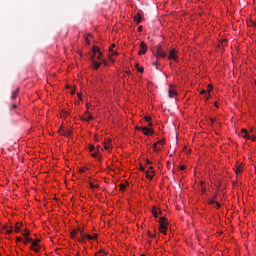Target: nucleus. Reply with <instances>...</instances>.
Here are the masks:
<instances>
[{
    "mask_svg": "<svg viewBox=\"0 0 256 256\" xmlns=\"http://www.w3.org/2000/svg\"><path fill=\"white\" fill-rule=\"evenodd\" d=\"M149 169H153V167H149Z\"/></svg>",
    "mask_w": 256,
    "mask_h": 256,
    "instance_id": "nucleus-62",
    "label": "nucleus"
},
{
    "mask_svg": "<svg viewBox=\"0 0 256 256\" xmlns=\"http://www.w3.org/2000/svg\"><path fill=\"white\" fill-rule=\"evenodd\" d=\"M110 52H112L111 55H117V52H115V51H113V50L110 51Z\"/></svg>",
    "mask_w": 256,
    "mask_h": 256,
    "instance_id": "nucleus-47",
    "label": "nucleus"
},
{
    "mask_svg": "<svg viewBox=\"0 0 256 256\" xmlns=\"http://www.w3.org/2000/svg\"><path fill=\"white\" fill-rule=\"evenodd\" d=\"M208 91H213V86L208 85Z\"/></svg>",
    "mask_w": 256,
    "mask_h": 256,
    "instance_id": "nucleus-40",
    "label": "nucleus"
},
{
    "mask_svg": "<svg viewBox=\"0 0 256 256\" xmlns=\"http://www.w3.org/2000/svg\"><path fill=\"white\" fill-rule=\"evenodd\" d=\"M201 95H205L206 93H207V91H205V90H201Z\"/></svg>",
    "mask_w": 256,
    "mask_h": 256,
    "instance_id": "nucleus-44",
    "label": "nucleus"
},
{
    "mask_svg": "<svg viewBox=\"0 0 256 256\" xmlns=\"http://www.w3.org/2000/svg\"><path fill=\"white\" fill-rule=\"evenodd\" d=\"M101 253H104V255H107V252H103V250H100L96 255H101Z\"/></svg>",
    "mask_w": 256,
    "mask_h": 256,
    "instance_id": "nucleus-34",
    "label": "nucleus"
},
{
    "mask_svg": "<svg viewBox=\"0 0 256 256\" xmlns=\"http://www.w3.org/2000/svg\"><path fill=\"white\" fill-rule=\"evenodd\" d=\"M134 21H136L137 25H139V23H141V14H137L133 17Z\"/></svg>",
    "mask_w": 256,
    "mask_h": 256,
    "instance_id": "nucleus-14",
    "label": "nucleus"
},
{
    "mask_svg": "<svg viewBox=\"0 0 256 256\" xmlns=\"http://www.w3.org/2000/svg\"><path fill=\"white\" fill-rule=\"evenodd\" d=\"M146 177L147 179H153V175H151V173H149V171H146Z\"/></svg>",
    "mask_w": 256,
    "mask_h": 256,
    "instance_id": "nucleus-24",
    "label": "nucleus"
},
{
    "mask_svg": "<svg viewBox=\"0 0 256 256\" xmlns=\"http://www.w3.org/2000/svg\"><path fill=\"white\" fill-rule=\"evenodd\" d=\"M217 198V195H214V199H216Z\"/></svg>",
    "mask_w": 256,
    "mask_h": 256,
    "instance_id": "nucleus-61",
    "label": "nucleus"
},
{
    "mask_svg": "<svg viewBox=\"0 0 256 256\" xmlns=\"http://www.w3.org/2000/svg\"><path fill=\"white\" fill-rule=\"evenodd\" d=\"M10 109H11V110L17 109V104H13Z\"/></svg>",
    "mask_w": 256,
    "mask_h": 256,
    "instance_id": "nucleus-36",
    "label": "nucleus"
},
{
    "mask_svg": "<svg viewBox=\"0 0 256 256\" xmlns=\"http://www.w3.org/2000/svg\"><path fill=\"white\" fill-rule=\"evenodd\" d=\"M26 233H22L23 237H29V230H25Z\"/></svg>",
    "mask_w": 256,
    "mask_h": 256,
    "instance_id": "nucleus-29",
    "label": "nucleus"
},
{
    "mask_svg": "<svg viewBox=\"0 0 256 256\" xmlns=\"http://www.w3.org/2000/svg\"><path fill=\"white\" fill-rule=\"evenodd\" d=\"M145 53H147V44H145V42H141L138 55H145Z\"/></svg>",
    "mask_w": 256,
    "mask_h": 256,
    "instance_id": "nucleus-4",
    "label": "nucleus"
},
{
    "mask_svg": "<svg viewBox=\"0 0 256 256\" xmlns=\"http://www.w3.org/2000/svg\"><path fill=\"white\" fill-rule=\"evenodd\" d=\"M113 47H115V44H112V46L109 48V51H113Z\"/></svg>",
    "mask_w": 256,
    "mask_h": 256,
    "instance_id": "nucleus-45",
    "label": "nucleus"
},
{
    "mask_svg": "<svg viewBox=\"0 0 256 256\" xmlns=\"http://www.w3.org/2000/svg\"><path fill=\"white\" fill-rule=\"evenodd\" d=\"M153 149L156 153H159V151H161V148L157 147V143H154Z\"/></svg>",
    "mask_w": 256,
    "mask_h": 256,
    "instance_id": "nucleus-20",
    "label": "nucleus"
},
{
    "mask_svg": "<svg viewBox=\"0 0 256 256\" xmlns=\"http://www.w3.org/2000/svg\"><path fill=\"white\" fill-rule=\"evenodd\" d=\"M135 67L139 73H143L144 71L143 67H139V64H136Z\"/></svg>",
    "mask_w": 256,
    "mask_h": 256,
    "instance_id": "nucleus-23",
    "label": "nucleus"
},
{
    "mask_svg": "<svg viewBox=\"0 0 256 256\" xmlns=\"http://www.w3.org/2000/svg\"><path fill=\"white\" fill-rule=\"evenodd\" d=\"M125 189H127V185L120 184V191H125Z\"/></svg>",
    "mask_w": 256,
    "mask_h": 256,
    "instance_id": "nucleus-25",
    "label": "nucleus"
},
{
    "mask_svg": "<svg viewBox=\"0 0 256 256\" xmlns=\"http://www.w3.org/2000/svg\"><path fill=\"white\" fill-rule=\"evenodd\" d=\"M89 185H90V189H99V185H94L93 182H90Z\"/></svg>",
    "mask_w": 256,
    "mask_h": 256,
    "instance_id": "nucleus-22",
    "label": "nucleus"
},
{
    "mask_svg": "<svg viewBox=\"0 0 256 256\" xmlns=\"http://www.w3.org/2000/svg\"><path fill=\"white\" fill-rule=\"evenodd\" d=\"M168 93H169V97H170L171 99H173V97H174L175 95H177V91H175V89H173L172 87H170Z\"/></svg>",
    "mask_w": 256,
    "mask_h": 256,
    "instance_id": "nucleus-12",
    "label": "nucleus"
},
{
    "mask_svg": "<svg viewBox=\"0 0 256 256\" xmlns=\"http://www.w3.org/2000/svg\"><path fill=\"white\" fill-rule=\"evenodd\" d=\"M149 127H153V123L149 122Z\"/></svg>",
    "mask_w": 256,
    "mask_h": 256,
    "instance_id": "nucleus-56",
    "label": "nucleus"
},
{
    "mask_svg": "<svg viewBox=\"0 0 256 256\" xmlns=\"http://www.w3.org/2000/svg\"><path fill=\"white\" fill-rule=\"evenodd\" d=\"M145 120L149 123V122H151V116H146L145 117Z\"/></svg>",
    "mask_w": 256,
    "mask_h": 256,
    "instance_id": "nucleus-32",
    "label": "nucleus"
},
{
    "mask_svg": "<svg viewBox=\"0 0 256 256\" xmlns=\"http://www.w3.org/2000/svg\"><path fill=\"white\" fill-rule=\"evenodd\" d=\"M168 59L177 61V54L175 53V49L170 50Z\"/></svg>",
    "mask_w": 256,
    "mask_h": 256,
    "instance_id": "nucleus-6",
    "label": "nucleus"
},
{
    "mask_svg": "<svg viewBox=\"0 0 256 256\" xmlns=\"http://www.w3.org/2000/svg\"><path fill=\"white\" fill-rule=\"evenodd\" d=\"M39 243H41L40 239H32V246L30 247V249L32 251H35V253H39V250L41 249V246H39Z\"/></svg>",
    "mask_w": 256,
    "mask_h": 256,
    "instance_id": "nucleus-2",
    "label": "nucleus"
},
{
    "mask_svg": "<svg viewBox=\"0 0 256 256\" xmlns=\"http://www.w3.org/2000/svg\"><path fill=\"white\" fill-rule=\"evenodd\" d=\"M101 51L99 50V47H97V46H94L93 47V53H94V55H97V53H100Z\"/></svg>",
    "mask_w": 256,
    "mask_h": 256,
    "instance_id": "nucleus-21",
    "label": "nucleus"
},
{
    "mask_svg": "<svg viewBox=\"0 0 256 256\" xmlns=\"http://www.w3.org/2000/svg\"><path fill=\"white\" fill-rule=\"evenodd\" d=\"M215 105H216V107H218V106H217V103H216Z\"/></svg>",
    "mask_w": 256,
    "mask_h": 256,
    "instance_id": "nucleus-64",
    "label": "nucleus"
},
{
    "mask_svg": "<svg viewBox=\"0 0 256 256\" xmlns=\"http://www.w3.org/2000/svg\"><path fill=\"white\" fill-rule=\"evenodd\" d=\"M153 65H159V62L156 61V62L153 63Z\"/></svg>",
    "mask_w": 256,
    "mask_h": 256,
    "instance_id": "nucleus-55",
    "label": "nucleus"
},
{
    "mask_svg": "<svg viewBox=\"0 0 256 256\" xmlns=\"http://www.w3.org/2000/svg\"><path fill=\"white\" fill-rule=\"evenodd\" d=\"M205 101H209V97H206V98H205Z\"/></svg>",
    "mask_w": 256,
    "mask_h": 256,
    "instance_id": "nucleus-58",
    "label": "nucleus"
},
{
    "mask_svg": "<svg viewBox=\"0 0 256 256\" xmlns=\"http://www.w3.org/2000/svg\"><path fill=\"white\" fill-rule=\"evenodd\" d=\"M19 91H20V88H16L15 91L12 92V95H11V100L12 101H15V99H17V95H19Z\"/></svg>",
    "mask_w": 256,
    "mask_h": 256,
    "instance_id": "nucleus-7",
    "label": "nucleus"
},
{
    "mask_svg": "<svg viewBox=\"0 0 256 256\" xmlns=\"http://www.w3.org/2000/svg\"><path fill=\"white\" fill-rule=\"evenodd\" d=\"M95 141H99V137L97 135L94 136Z\"/></svg>",
    "mask_w": 256,
    "mask_h": 256,
    "instance_id": "nucleus-50",
    "label": "nucleus"
},
{
    "mask_svg": "<svg viewBox=\"0 0 256 256\" xmlns=\"http://www.w3.org/2000/svg\"><path fill=\"white\" fill-rule=\"evenodd\" d=\"M93 116H89L88 118H85V121H92Z\"/></svg>",
    "mask_w": 256,
    "mask_h": 256,
    "instance_id": "nucleus-35",
    "label": "nucleus"
},
{
    "mask_svg": "<svg viewBox=\"0 0 256 256\" xmlns=\"http://www.w3.org/2000/svg\"><path fill=\"white\" fill-rule=\"evenodd\" d=\"M241 133H243L244 135L242 137H244V139H249V131H247V129L243 128L241 130Z\"/></svg>",
    "mask_w": 256,
    "mask_h": 256,
    "instance_id": "nucleus-13",
    "label": "nucleus"
},
{
    "mask_svg": "<svg viewBox=\"0 0 256 256\" xmlns=\"http://www.w3.org/2000/svg\"><path fill=\"white\" fill-rule=\"evenodd\" d=\"M156 143H157V145H163V143H165V140H160V141H158Z\"/></svg>",
    "mask_w": 256,
    "mask_h": 256,
    "instance_id": "nucleus-33",
    "label": "nucleus"
},
{
    "mask_svg": "<svg viewBox=\"0 0 256 256\" xmlns=\"http://www.w3.org/2000/svg\"><path fill=\"white\" fill-rule=\"evenodd\" d=\"M243 170L241 169V166L237 167L236 169V175H239Z\"/></svg>",
    "mask_w": 256,
    "mask_h": 256,
    "instance_id": "nucleus-26",
    "label": "nucleus"
},
{
    "mask_svg": "<svg viewBox=\"0 0 256 256\" xmlns=\"http://www.w3.org/2000/svg\"><path fill=\"white\" fill-rule=\"evenodd\" d=\"M217 209H221V204L219 202H216Z\"/></svg>",
    "mask_w": 256,
    "mask_h": 256,
    "instance_id": "nucleus-38",
    "label": "nucleus"
},
{
    "mask_svg": "<svg viewBox=\"0 0 256 256\" xmlns=\"http://www.w3.org/2000/svg\"><path fill=\"white\" fill-rule=\"evenodd\" d=\"M222 45H223V46L227 45V40H223V41H222Z\"/></svg>",
    "mask_w": 256,
    "mask_h": 256,
    "instance_id": "nucleus-43",
    "label": "nucleus"
},
{
    "mask_svg": "<svg viewBox=\"0 0 256 256\" xmlns=\"http://www.w3.org/2000/svg\"><path fill=\"white\" fill-rule=\"evenodd\" d=\"M180 170H181V171H185V166H181V167H180Z\"/></svg>",
    "mask_w": 256,
    "mask_h": 256,
    "instance_id": "nucleus-49",
    "label": "nucleus"
},
{
    "mask_svg": "<svg viewBox=\"0 0 256 256\" xmlns=\"http://www.w3.org/2000/svg\"><path fill=\"white\" fill-rule=\"evenodd\" d=\"M60 133L64 135V137H71V130H66V132L60 130Z\"/></svg>",
    "mask_w": 256,
    "mask_h": 256,
    "instance_id": "nucleus-16",
    "label": "nucleus"
},
{
    "mask_svg": "<svg viewBox=\"0 0 256 256\" xmlns=\"http://www.w3.org/2000/svg\"><path fill=\"white\" fill-rule=\"evenodd\" d=\"M71 93H72V95H74V94H75V90H72V92H71Z\"/></svg>",
    "mask_w": 256,
    "mask_h": 256,
    "instance_id": "nucleus-57",
    "label": "nucleus"
},
{
    "mask_svg": "<svg viewBox=\"0 0 256 256\" xmlns=\"http://www.w3.org/2000/svg\"><path fill=\"white\" fill-rule=\"evenodd\" d=\"M209 203H210V205H216V201H215V199H211L210 201H209Z\"/></svg>",
    "mask_w": 256,
    "mask_h": 256,
    "instance_id": "nucleus-30",
    "label": "nucleus"
},
{
    "mask_svg": "<svg viewBox=\"0 0 256 256\" xmlns=\"http://www.w3.org/2000/svg\"><path fill=\"white\" fill-rule=\"evenodd\" d=\"M250 138H246V139H251L252 141H255V137H251L249 136Z\"/></svg>",
    "mask_w": 256,
    "mask_h": 256,
    "instance_id": "nucleus-51",
    "label": "nucleus"
},
{
    "mask_svg": "<svg viewBox=\"0 0 256 256\" xmlns=\"http://www.w3.org/2000/svg\"><path fill=\"white\" fill-rule=\"evenodd\" d=\"M78 232L80 233V237H81V238H78V243H85L87 234H85V232H83V230H78Z\"/></svg>",
    "mask_w": 256,
    "mask_h": 256,
    "instance_id": "nucleus-5",
    "label": "nucleus"
},
{
    "mask_svg": "<svg viewBox=\"0 0 256 256\" xmlns=\"http://www.w3.org/2000/svg\"><path fill=\"white\" fill-rule=\"evenodd\" d=\"M101 57H102L101 52H98V59H101Z\"/></svg>",
    "mask_w": 256,
    "mask_h": 256,
    "instance_id": "nucleus-46",
    "label": "nucleus"
},
{
    "mask_svg": "<svg viewBox=\"0 0 256 256\" xmlns=\"http://www.w3.org/2000/svg\"><path fill=\"white\" fill-rule=\"evenodd\" d=\"M16 241H17V243H21L23 241V239L21 237H16Z\"/></svg>",
    "mask_w": 256,
    "mask_h": 256,
    "instance_id": "nucleus-31",
    "label": "nucleus"
},
{
    "mask_svg": "<svg viewBox=\"0 0 256 256\" xmlns=\"http://www.w3.org/2000/svg\"><path fill=\"white\" fill-rule=\"evenodd\" d=\"M141 256H145L144 254H142Z\"/></svg>",
    "mask_w": 256,
    "mask_h": 256,
    "instance_id": "nucleus-63",
    "label": "nucleus"
},
{
    "mask_svg": "<svg viewBox=\"0 0 256 256\" xmlns=\"http://www.w3.org/2000/svg\"><path fill=\"white\" fill-rule=\"evenodd\" d=\"M136 129H138V131H142V133L144 135H153V129L149 128V127H136Z\"/></svg>",
    "mask_w": 256,
    "mask_h": 256,
    "instance_id": "nucleus-3",
    "label": "nucleus"
},
{
    "mask_svg": "<svg viewBox=\"0 0 256 256\" xmlns=\"http://www.w3.org/2000/svg\"><path fill=\"white\" fill-rule=\"evenodd\" d=\"M140 171H145V167L141 166Z\"/></svg>",
    "mask_w": 256,
    "mask_h": 256,
    "instance_id": "nucleus-52",
    "label": "nucleus"
},
{
    "mask_svg": "<svg viewBox=\"0 0 256 256\" xmlns=\"http://www.w3.org/2000/svg\"><path fill=\"white\" fill-rule=\"evenodd\" d=\"M211 123H215L217 121V118H210Z\"/></svg>",
    "mask_w": 256,
    "mask_h": 256,
    "instance_id": "nucleus-39",
    "label": "nucleus"
},
{
    "mask_svg": "<svg viewBox=\"0 0 256 256\" xmlns=\"http://www.w3.org/2000/svg\"><path fill=\"white\" fill-rule=\"evenodd\" d=\"M2 231H4L7 235H11V233H13V228H11L9 226H4L2 228Z\"/></svg>",
    "mask_w": 256,
    "mask_h": 256,
    "instance_id": "nucleus-9",
    "label": "nucleus"
},
{
    "mask_svg": "<svg viewBox=\"0 0 256 256\" xmlns=\"http://www.w3.org/2000/svg\"><path fill=\"white\" fill-rule=\"evenodd\" d=\"M86 239H88V241H92L93 236H91V235H89V234H86Z\"/></svg>",
    "mask_w": 256,
    "mask_h": 256,
    "instance_id": "nucleus-28",
    "label": "nucleus"
},
{
    "mask_svg": "<svg viewBox=\"0 0 256 256\" xmlns=\"http://www.w3.org/2000/svg\"><path fill=\"white\" fill-rule=\"evenodd\" d=\"M21 227H23V223L17 222L14 228L15 233H20L21 232Z\"/></svg>",
    "mask_w": 256,
    "mask_h": 256,
    "instance_id": "nucleus-8",
    "label": "nucleus"
},
{
    "mask_svg": "<svg viewBox=\"0 0 256 256\" xmlns=\"http://www.w3.org/2000/svg\"><path fill=\"white\" fill-rule=\"evenodd\" d=\"M81 173H85V170H81Z\"/></svg>",
    "mask_w": 256,
    "mask_h": 256,
    "instance_id": "nucleus-60",
    "label": "nucleus"
},
{
    "mask_svg": "<svg viewBox=\"0 0 256 256\" xmlns=\"http://www.w3.org/2000/svg\"><path fill=\"white\" fill-rule=\"evenodd\" d=\"M147 165H151V161L146 160Z\"/></svg>",
    "mask_w": 256,
    "mask_h": 256,
    "instance_id": "nucleus-53",
    "label": "nucleus"
},
{
    "mask_svg": "<svg viewBox=\"0 0 256 256\" xmlns=\"http://www.w3.org/2000/svg\"><path fill=\"white\" fill-rule=\"evenodd\" d=\"M152 213H153L154 217L157 218V215H158L157 209L153 208Z\"/></svg>",
    "mask_w": 256,
    "mask_h": 256,
    "instance_id": "nucleus-27",
    "label": "nucleus"
},
{
    "mask_svg": "<svg viewBox=\"0 0 256 256\" xmlns=\"http://www.w3.org/2000/svg\"><path fill=\"white\" fill-rule=\"evenodd\" d=\"M155 57L156 59H165L167 57V52H165L161 46H156Z\"/></svg>",
    "mask_w": 256,
    "mask_h": 256,
    "instance_id": "nucleus-1",
    "label": "nucleus"
},
{
    "mask_svg": "<svg viewBox=\"0 0 256 256\" xmlns=\"http://www.w3.org/2000/svg\"><path fill=\"white\" fill-rule=\"evenodd\" d=\"M93 237V239H97V234H95L94 236H92Z\"/></svg>",
    "mask_w": 256,
    "mask_h": 256,
    "instance_id": "nucleus-54",
    "label": "nucleus"
},
{
    "mask_svg": "<svg viewBox=\"0 0 256 256\" xmlns=\"http://www.w3.org/2000/svg\"><path fill=\"white\" fill-rule=\"evenodd\" d=\"M77 233H79V230H72L70 232L71 239H75L77 237Z\"/></svg>",
    "mask_w": 256,
    "mask_h": 256,
    "instance_id": "nucleus-15",
    "label": "nucleus"
},
{
    "mask_svg": "<svg viewBox=\"0 0 256 256\" xmlns=\"http://www.w3.org/2000/svg\"><path fill=\"white\" fill-rule=\"evenodd\" d=\"M111 142L108 141H104V149H106V151H111Z\"/></svg>",
    "mask_w": 256,
    "mask_h": 256,
    "instance_id": "nucleus-11",
    "label": "nucleus"
},
{
    "mask_svg": "<svg viewBox=\"0 0 256 256\" xmlns=\"http://www.w3.org/2000/svg\"><path fill=\"white\" fill-rule=\"evenodd\" d=\"M90 151L92 152V151H95V146H90Z\"/></svg>",
    "mask_w": 256,
    "mask_h": 256,
    "instance_id": "nucleus-42",
    "label": "nucleus"
},
{
    "mask_svg": "<svg viewBox=\"0 0 256 256\" xmlns=\"http://www.w3.org/2000/svg\"><path fill=\"white\" fill-rule=\"evenodd\" d=\"M32 242H33V238L26 237L24 240V245H27L28 243H32Z\"/></svg>",
    "mask_w": 256,
    "mask_h": 256,
    "instance_id": "nucleus-18",
    "label": "nucleus"
},
{
    "mask_svg": "<svg viewBox=\"0 0 256 256\" xmlns=\"http://www.w3.org/2000/svg\"><path fill=\"white\" fill-rule=\"evenodd\" d=\"M149 237H155V235L151 234V232H148Z\"/></svg>",
    "mask_w": 256,
    "mask_h": 256,
    "instance_id": "nucleus-48",
    "label": "nucleus"
},
{
    "mask_svg": "<svg viewBox=\"0 0 256 256\" xmlns=\"http://www.w3.org/2000/svg\"><path fill=\"white\" fill-rule=\"evenodd\" d=\"M93 67L94 69H99V67H101V62H93Z\"/></svg>",
    "mask_w": 256,
    "mask_h": 256,
    "instance_id": "nucleus-19",
    "label": "nucleus"
},
{
    "mask_svg": "<svg viewBox=\"0 0 256 256\" xmlns=\"http://www.w3.org/2000/svg\"><path fill=\"white\" fill-rule=\"evenodd\" d=\"M138 31H139V33H141V31H143V26H139Z\"/></svg>",
    "mask_w": 256,
    "mask_h": 256,
    "instance_id": "nucleus-41",
    "label": "nucleus"
},
{
    "mask_svg": "<svg viewBox=\"0 0 256 256\" xmlns=\"http://www.w3.org/2000/svg\"><path fill=\"white\" fill-rule=\"evenodd\" d=\"M97 156H98L97 152H94V153L92 154V157H94V159H97Z\"/></svg>",
    "mask_w": 256,
    "mask_h": 256,
    "instance_id": "nucleus-37",
    "label": "nucleus"
},
{
    "mask_svg": "<svg viewBox=\"0 0 256 256\" xmlns=\"http://www.w3.org/2000/svg\"><path fill=\"white\" fill-rule=\"evenodd\" d=\"M160 233L167 235V226H160Z\"/></svg>",
    "mask_w": 256,
    "mask_h": 256,
    "instance_id": "nucleus-17",
    "label": "nucleus"
},
{
    "mask_svg": "<svg viewBox=\"0 0 256 256\" xmlns=\"http://www.w3.org/2000/svg\"><path fill=\"white\" fill-rule=\"evenodd\" d=\"M86 41H87V43H89V39L88 38H86Z\"/></svg>",
    "mask_w": 256,
    "mask_h": 256,
    "instance_id": "nucleus-59",
    "label": "nucleus"
},
{
    "mask_svg": "<svg viewBox=\"0 0 256 256\" xmlns=\"http://www.w3.org/2000/svg\"><path fill=\"white\" fill-rule=\"evenodd\" d=\"M160 227L167 226V218L161 217L159 219Z\"/></svg>",
    "mask_w": 256,
    "mask_h": 256,
    "instance_id": "nucleus-10",
    "label": "nucleus"
}]
</instances>
